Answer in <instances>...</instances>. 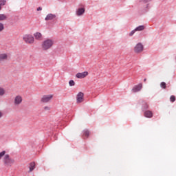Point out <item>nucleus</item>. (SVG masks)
<instances>
[{"label":"nucleus","mask_w":176,"mask_h":176,"mask_svg":"<svg viewBox=\"0 0 176 176\" xmlns=\"http://www.w3.org/2000/svg\"><path fill=\"white\" fill-rule=\"evenodd\" d=\"M3 162L6 167H12L14 164V159L10 157L9 154H6L3 159Z\"/></svg>","instance_id":"obj_1"},{"label":"nucleus","mask_w":176,"mask_h":176,"mask_svg":"<svg viewBox=\"0 0 176 176\" xmlns=\"http://www.w3.org/2000/svg\"><path fill=\"white\" fill-rule=\"evenodd\" d=\"M54 42L53 40L50 38H47V40L44 41L42 43V49L43 50H49L52 46H53Z\"/></svg>","instance_id":"obj_2"},{"label":"nucleus","mask_w":176,"mask_h":176,"mask_svg":"<svg viewBox=\"0 0 176 176\" xmlns=\"http://www.w3.org/2000/svg\"><path fill=\"white\" fill-rule=\"evenodd\" d=\"M23 41H25L26 43H34V36L31 34H26L23 36Z\"/></svg>","instance_id":"obj_3"},{"label":"nucleus","mask_w":176,"mask_h":176,"mask_svg":"<svg viewBox=\"0 0 176 176\" xmlns=\"http://www.w3.org/2000/svg\"><path fill=\"white\" fill-rule=\"evenodd\" d=\"M143 51H144V45L141 43H138L134 47L135 53H141Z\"/></svg>","instance_id":"obj_4"},{"label":"nucleus","mask_w":176,"mask_h":176,"mask_svg":"<svg viewBox=\"0 0 176 176\" xmlns=\"http://www.w3.org/2000/svg\"><path fill=\"white\" fill-rule=\"evenodd\" d=\"M53 98V95H44L41 100V102H49Z\"/></svg>","instance_id":"obj_5"},{"label":"nucleus","mask_w":176,"mask_h":176,"mask_svg":"<svg viewBox=\"0 0 176 176\" xmlns=\"http://www.w3.org/2000/svg\"><path fill=\"white\" fill-rule=\"evenodd\" d=\"M84 96H85V94H83V92H79L77 94V96H76L77 104H80V102H83Z\"/></svg>","instance_id":"obj_6"},{"label":"nucleus","mask_w":176,"mask_h":176,"mask_svg":"<svg viewBox=\"0 0 176 176\" xmlns=\"http://www.w3.org/2000/svg\"><path fill=\"white\" fill-rule=\"evenodd\" d=\"M23 102V98L21 96H16L14 100V105H20Z\"/></svg>","instance_id":"obj_7"},{"label":"nucleus","mask_w":176,"mask_h":176,"mask_svg":"<svg viewBox=\"0 0 176 176\" xmlns=\"http://www.w3.org/2000/svg\"><path fill=\"white\" fill-rule=\"evenodd\" d=\"M89 75V72H84L82 73H78L76 75V78H78V79H83V78H86Z\"/></svg>","instance_id":"obj_8"},{"label":"nucleus","mask_w":176,"mask_h":176,"mask_svg":"<svg viewBox=\"0 0 176 176\" xmlns=\"http://www.w3.org/2000/svg\"><path fill=\"white\" fill-rule=\"evenodd\" d=\"M142 89V83H140L138 85H135L133 88L132 89V91L133 93H137L138 91H140V90Z\"/></svg>","instance_id":"obj_9"},{"label":"nucleus","mask_w":176,"mask_h":176,"mask_svg":"<svg viewBox=\"0 0 176 176\" xmlns=\"http://www.w3.org/2000/svg\"><path fill=\"white\" fill-rule=\"evenodd\" d=\"M89 135H90V131L88 129H85L82 131V138H83V140H87V138H89Z\"/></svg>","instance_id":"obj_10"},{"label":"nucleus","mask_w":176,"mask_h":176,"mask_svg":"<svg viewBox=\"0 0 176 176\" xmlns=\"http://www.w3.org/2000/svg\"><path fill=\"white\" fill-rule=\"evenodd\" d=\"M149 109V104L145 101H142V112H145V111H148Z\"/></svg>","instance_id":"obj_11"},{"label":"nucleus","mask_w":176,"mask_h":176,"mask_svg":"<svg viewBox=\"0 0 176 176\" xmlns=\"http://www.w3.org/2000/svg\"><path fill=\"white\" fill-rule=\"evenodd\" d=\"M144 116L148 118H153V113L152 112V111L146 110L144 111Z\"/></svg>","instance_id":"obj_12"},{"label":"nucleus","mask_w":176,"mask_h":176,"mask_svg":"<svg viewBox=\"0 0 176 176\" xmlns=\"http://www.w3.org/2000/svg\"><path fill=\"white\" fill-rule=\"evenodd\" d=\"M56 16L54 14H48L46 16L45 20V21H49L50 20H54V19H56Z\"/></svg>","instance_id":"obj_13"},{"label":"nucleus","mask_w":176,"mask_h":176,"mask_svg":"<svg viewBox=\"0 0 176 176\" xmlns=\"http://www.w3.org/2000/svg\"><path fill=\"white\" fill-rule=\"evenodd\" d=\"M85 10L84 8H80L76 11L77 16H82L85 14Z\"/></svg>","instance_id":"obj_14"},{"label":"nucleus","mask_w":176,"mask_h":176,"mask_svg":"<svg viewBox=\"0 0 176 176\" xmlns=\"http://www.w3.org/2000/svg\"><path fill=\"white\" fill-rule=\"evenodd\" d=\"M29 168H30L29 173H32V171H34V170L35 169V162H31L30 164Z\"/></svg>","instance_id":"obj_15"},{"label":"nucleus","mask_w":176,"mask_h":176,"mask_svg":"<svg viewBox=\"0 0 176 176\" xmlns=\"http://www.w3.org/2000/svg\"><path fill=\"white\" fill-rule=\"evenodd\" d=\"M4 60H8V55L6 54H0V63L4 61Z\"/></svg>","instance_id":"obj_16"},{"label":"nucleus","mask_w":176,"mask_h":176,"mask_svg":"<svg viewBox=\"0 0 176 176\" xmlns=\"http://www.w3.org/2000/svg\"><path fill=\"white\" fill-rule=\"evenodd\" d=\"M145 30L144 25H140L135 29V31H144Z\"/></svg>","instance_id":"obj_17"},{"label":"nucleus","mask_w":176,"mask_h":176,"mask_svg":"<svg viewBox=\"0 0 176 176\" xmlns=\"http://www.w3.org/2000/svg\"><path fill=\"white\" fill-rule=\"evenodd\" d=\"M8 19V16L5 15V14H0V21H3Z\"/></svg>","instance_id":"obj_18"},{"label":"nucleus","mask_w":176,"mask_h":176,"mask_svg":"<svg viewBox=\"0 0 176 176\" xmlns=\"http://www.w3.org/2000/svg\"><path fill=\"white\" fill-rule=\"evenodd\" d=\"M34 35V38L36 39H41V38H42V34H41L39 32H36Z\"/></svg>","instance_id":"obj_19"},{"label":"nucleus","mask_w":176,"mask_h":176,"mask_svg":"<svg viewBox=\"0 0 176 176\" xmlns=\"http://www.w3.org/2000/svg\"><path fill=\"white\" fill-rule=\"evenodd\" d=\"M3 156H6V151H3L2 152L0 153V160L3 157Z\"/></svg>","instance_id":"obj_20"},{"label":"nucleus","mask_w":176,"mask_h":176,"mask_svg":"<svg viewBox=\"0 0 176 176\" xmlns=\"http://www.w3.org/2000/svg\"><path fill=\"white\" fill-rule=\"evenodd\" d=\"M160 87L162 88V89H166L167 88V86H166V84L165 82H162L160 83Z\"/></svg>","instance_id":"obj_21"},{"label":"nucleus","mask_w":176,"mask_h":176,"mask_svg":"<svg viewBox=\"0 0 176 176\" xmlns=\"http://www.w3.org/2000/svg\"><path fill=\"white\" fill-rule=\"evenodd\" d=\"M175 100H176L175 96L172 95V96L170 97V102H175Z\"/></svg>","instance_id":"obj_22"},{"label":"nucleus","mask_w":176,"mask_h":176,"mask_svg":"<svg viewBox=\"0 0 176 176\" xmlns=\"http://www.w3.org/2000/svg\"><path fill=\"white\" fill-rule=\"evenodd\" d=\"M5 30V26L3 25V23H0V32H2Z\"/></svg>","instance_id":"obj_23"},{"label":"nucleus","mask_w":176,"mask_h":176,"mask_svg":"<svg viewBox=\"0 0 176 176\" xmlns=\"http://www.w3.org/2000/svg\"><path fill=\"white\" fill-rule=\"evenodd\" d=\"M5 94V89L3 88L0 87V96H2Z\"/></svg>","instance_id":"obj_24"},{"label":"nucleus","mask_w":176,"mask_h":176,"mask_svg":"<svg viewBox=\"0 0 176 176\" xmlns=\"http://www.w3.org/2000/svg\"><path fill=\"white\" fill-rule=\"evenodd\" d=\"M137 32V30H132L130 33H129V36H133L134 35V34H135V32Z\"/></svg>","instance_id":"obj_25"},{"label":"nucleus","mask_w":176,"mask_h":176,"mask_svg":"<svg viewBox=\"0 0 176 176\" xmlns=\"http://www.w3.org/2000/svg\"><path fill=\"white\" fill-rule=\"evenodd\" d=\"M69 86H74L75 85V81H74V80H69Z\"/></svg>","instance_id":"obj_26"},{"label":"nucleus","mask_w":176,"mask_h":176,"mask_svg":"<svg viewBox=\"0 0 176 176\" xmlns=\"http://www.w3.org/2000/svg\"><path fill=\"white\" fill-rule=\"evenodd\" d=\"M5 5H6V3H3L1 0H0V10H2V6H5Z\"/></svg>","instance_id":"obj_27"},{"label":"nucleus","mask_w":176,"mask_h":176,"mask_svg":"<svg viewBox=\"0 0 176 176\" xmlns=\"http://www.w3.org/2000/svg\"><path fill=\"white\" fill-rule=\"evenodd\" d=\"M152 0H142L141 1L144 3H148V2H151Z\"/></svg>","instance_id":"obj_28"},{"label":"nucleus","mask_w":176,"mask_h":176,"mask_svg":"<svg viewBox=\"0 0 176 176\" xmlns=\"http://www.w3.org/2000/svg\"><path fill=\"white\" fill-rule=\"evenodd\" d=\"M44 109H45V111H50V107H47V106H45V107H44Z\"/></svg>","instance_id":"obj_29"},{"label":"nucleus","mask_w":176,"mask_h":176,"mask_svg":"<svg viewBox=\"0 0 176 176\" xmlns=\"http://www.w3.org/2000/svg\"><path fill=\"white\" fill-rule=\"evenodd\" d=\"M41 10H42V7H38V8H37V12H39V11H41Z\"/></svg>","instance_id":"obj_30"},{"label":"nucleus","mask_w":176,"mask_h":176,"mask_svg":"<svg viewBox=\"0 0 176 176\" xmlns=\"http://www.w3.org/2000/svg\"><path fill=\"white\" fill-rule=\"evenodd\" d=\"M1 2L4 3L6 5V2L7 1L6 0H0Z\"/></svg>","instance_id":"obj_31"},{"label":"nucleus","mask_w":176,"mask_h":176,"mask_svg":"<svg viewBox=\"0 0 176 176\" xmlns=\"http://www.w3.org/2000/svg\"><path fill=\"white\" fill-rule=\"evenodd\" d=\"M2 116H3L2 112L0 111V119L1 118H2Z\"/></svg>","instance_id":"obj_32"},{"label":"nucleus","mask_w":176,"mask_h":176,"mask_svg":"<svg viewBox=\"0 0 176 176\" xmlns=\"http://www.w3.org/2000/svg\"><path fill=\"white\" fill-rule=\"evenodd\" d=\"M144 82H146V78H144Z\"/></svg>","instance_id":"obj_33"}]
</instances>
